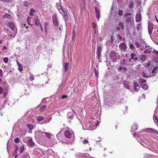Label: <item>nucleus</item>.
Here are the masks:
<instances>
[{
  "label": "nucleus",
  "instance_id": "obj_22",
  "mask_svg": "<svg viewBox=\"0 0 158 158\" xmlns=\"http://www.w3.org/2000/svg\"><path fill=\"white\" fill-rule=\"evenodd\" d=\"M48 23L47 22H45L44 23V28L45 29V31L46 33H47V27L48 26Z\"/></svg>",
  "mask_w": 158,
  "mask_h": 158
},
{
  "label": "nucleus",
  "instance_id": "obj_60",
  "mask_svg": "<svg viewBox=\"0 0 158 158\" xmlns=\"http://www.w3.org/2000/svg\"><path fill=\"white\" fill-rule=\"evenodd\" d=\"M116 30L117 31L120 30V27H116Z\"/></svg>",
  "mask_w": 158,
  "mask_h": 158
},
{
  "label": "nucleus",
  "instance_id": "obj_51",
  "mask_svg": "<svg viewBox=\"0 0 158 158\" xmlns=\"http://www.w3.org/2000/svg\"><path fill=\"white\" fill-rule=\"evenodd\" d=\"M3 75V72L2 70L0 69V77H2Z\"/></svg>",
  "mask_w": 158,
  "mask_h": 158
},
{
  "label": "nucleus",
  "instance_id": "obj_16",
  "mask_svg": "<svg viewBox=\"0 0 158 158\" xmlns=\"http://www.w3.org/2000/svg\"><path fill=\"white\" fill-rule=\"evenodd\" d=\"M34 20L35 24L36 26H39L40 25V21L38 17L37 16H35Z\"/></svg>",
  "mask_w": 158,
  "mask_h": 158
},
{
  "label": "nucleus",
  "instance_id": "obj_46",
  "mask_svg": "<svg viewBox=\"0 0 158 158\" xmlns=\"http://www.w3.org/2000/svg\"><path fill=\"white\" fill-rule=\"evenodd\" d=\"M153 52L156 54L158 56V51L156 50H154L153 51Z\"/></svg>",
  "mask_w": 158,
  "mask_h": 158
},
{
  "label": "nucleus",
  "instance_id": "obj_29",
  "mask_svg": "<svg viewBox=\"0 0 158 158\" xmlns=\"http://www.w3.org/2000/svg\"><path fill=\"white\" fill-rule=\"evenodd\" d=\"M35 12V10L32 8H31L30 10V11L29 13L30 15L31 16H32L33 15V13Z\"/></svg>",
  "mask_w": 158,
  "mask_h": 158
},
{
  "label": "nucleus",
  "instance_id": "obj_5",
  "mask_svg": "<svg viewBox=\"0 0 158 158\" xmlns=\"http://www.w3.org/2000/svg\"><path fill=\"white\" fill-rule=\"evenodd\" d=\"M57 139L60 140L62 143H65L66 141L65 138H63V135H62L60 133H59L56 136Z\"/></svg>",
  "mask_w": 158,
  "mask_h": 158
},
{
  "label": "nucleus",
  "instance_id": "obj_40",
  "mask_svg": "<svg viewBox=\"0 0 158 158\" xmlns=\"http://www.w3.org/2000/svg\"><path fill=\"white\" fill-rule=\"evenodd\" d=\"M135 45L136 46V48H138L139 47L140 45L138 42H135L134 43Z\"/></svg>",
  "mask_w": 158,
  "mask_h": 158
},
{
  "label": "nucleus",
  "instance_id": "obj_9",
  "mask_svg": "<svg viewBox=\"0 0 158 158\" xmlns=\"http://www.w3.org/2000/svg\"><path fill=\"white\" fill-rule=\"evenodd\" d=\"M139 57L140 60L144 62L147 60V56L146 54H142L139 55Z\"/></svg>",
  "mask_w": 158,
  "mask_h": 158
},
{
  "label": "nucleus",
  "instance_id": "obj_24",
  "mask_svg": "<svg viewBox=\"0 0 158 158\" xmlns=\"http://www.w3.org/2000/svg\"><path fill=\"white\" fill-rule=\"evenodd\" d=\"M158 66H156L154 67L152 71V73H156L157 72Z\"/></svg>",
  "mask_w": 158,
  "mask_h": 158
},
{
  "label": "nucleus",
  "instance_id": "obj_50",
  "mask_svg": "<svg viewBox=\"0 0 158 158\" xmlns=\"http://www.w3.org/2000/svg\"><path fill=\"white\" fill-rule=\"evenodd\" d=\"M19 70L21 72H22L21 71H23V68L22 67V66H19Z\"/></svg>",
  "mask_w": 158,
  "mask_h": 158
},
{
  "label": "nucleus",
  "instance_id": "obj_54",
  "mask_svg": "<svg viewBox=\"0 0 158 158\" xmlns=\"http://www.w3.org/2000/svg\"><path fill=\"white\" fill-rule=\"evenodd\" d=\"M16 62L18 67L22 66L21 64H20L18 61H16Z\"/></svg>",
  "mask_w": 158,
  "mask_h": 158
},
{
  "label": "nucleus",
  "instance_id": "obj_19",
  "mask_svg": "<svg viewBox=\"0 0 158 158\" xmlns=\"http://www.w3.org/2000/svg\"><path fill=\"white\" fill-rule=\"evenodd\" d=\"M57 7L59 11L61 14H62V12L64 13L63 8L61 5H58L57 6Z\"/></svg>",
  "mask_w": 158,
  "mask_h": 158
},
{
  "label": "nucleus",
  "instance_id": "obj_39",
  "mask_svg": "<svg viewBox=\"0 0 158 158\" xmlns=\"http://www.w3.org/2000/svg\"><path fill=\"white\" fill-rule=\"evenodd\" d=\"M3 60L5 63H7L8 61V59L7 57H5L3 58Z\"/></svg>",
  "mask_w": 158,
  "mask_h": 158
},
{
  "label": "nucleus",
  "instance_id": "obj_45",
  "mask_svg": "<svg viewBox=\"0 0 158 158\" xmlns=\"http://www.w3.org/2000/svg\"><path fill=\"white\" fill-rule=\"evenodd\" d=\"M89 143V142L88 140L85 139L84 140L83 142V143L84 144H85L86 143Z\"/></svg>",
  "mask_w": 158,
  "mask_h": 158
},
{
  "label": "nucleus",
  "instance_id": "obj_23",
  "mask_svg": "<svg viewBox=\"0 0 158 158\" xmlns=\"http://www.w3.org/2000/svg\"><path fill=\"white\" fill-rule=\"evenodd\" d=\"M151 48L150 49H146L143 52V53L144 54L146 53H151L152 52V50L151 49Z\"/></svg>",
  "mask_w": 158,
  "mask_h": 158
},
{
  "label": "nucleus",
  "instance_id": "obj_1",
  "mask_svg": "<svg viewBox=\"0 0 158 158\" xmlns=\"http://www.w3.org/2000/svg\"><path fill=\"white\" fill-rule=\"evenodd\" d=\"M7 25L8 26L10 27L13 31L12 34V35H10V36L13 37H15L17 33V29L15 27L14 24L12 22H9L7 24Z\"/></svg>",
  "mask_w": 158,
  "mask_h": 158
},
{
  "label": "nucleus",
  "instance_id": "obj_7",
  "mask_svg": "<svg viewBox=\"0 0 158 158\" xmlns=\"http://www.w3.org/2000/svg\"><path fill=\"white\" fill-rule=\"evenodd\" d=\"M27 141L24 140L25 142H26L28 145L31 146H32L34 145V143L32 141V139L27 138L26 139Z\"/></svg>",
  "mask_w": 158,
  "mask_h": 158
},
{
  "label": "nucleus",
  "instance_id": "obj_64",
  "mask_svg": "<svg viewBox=\"0 0 158 158\" xmlns=\"http://www.w3.org/2000/svg\"><path fill=\"white\" fill-rule=\"evenodd\" d=\"M3 48L4 50H6V49H7L6 47V46H3Z\"/></svg>",
  "mask_w": 158,
  "mask_h": 158
},
{
  "label": "nucleus",
  "instance_id": "obj_52",
  "mask_svg": "<svg viewBox=\"0 0 158 158\" xmlns=\"http://www.w3.org/2000/svg\"><path fill=\"white\" fill-rule=\"evenodd\" d=\"M110 41L112 43L113 41H114V39H113V36L112 35H111L110 37Z\"/></svg>",
  "mask_w": 158,
  "mask_h": 158
},
{
  "label": "nucleus",
  "instance_id": "obj_27",
  "mask_svg": "<svg viewBox=\"0 0 158 158\" xmlns=\"http://www.w3.org/2000/svg\"><path fill=\"white\" fill-rule=\"evenodd\" d=\"M126 63V60L125 59L121 60L120 61V64L121 65H124Z\"/></svg>",
  "mask_w": 158,
  "mask_h": 158
},
{
  "label": "nucleus",
  "instance_id": "obj_62",
  "mask_svg": "<svg viewBox=\"0 0 158 158\" xmlns=\"http://www.w3.org/2000/svg\"><path fill=\"white\" fill-rule=\"evenodd\" d=\"M151 65V63L150 62H149L147 64V67H149Z\"/></svg>",
  "mask_w": 158,
  "mask_h": 158
},
{
  "label": "nucleus",
  "instance_id": "obj_48",
  "mask_svg": "<svg viewBox=\"0 0 158 158\" xmlns=\"http://www.w3.org/2000/svg\"><path fill=\"white\" fill-rule=\"evenodd\" d=\"M26 133V132L24 131H21V134L22 135H24Z\"/></svg>",
  "mask_w": 158,
  "mask_h": 158
},
{
  "label": "nucleus",
  "instance_id": "obj_32",
  "mask_svg": "<svg viewBox=\"0 0 158 158\" xmlns=\"http://www.w3.org/2000/svg\"><path fill=\"white\" fill-rule=\"evenodd\" d=\"M29 79L30 81H32L34 80V76H33V74H30V77H29Z\"/></svg>",
  "mask_w": 158,
  "mask_h": 158
},
{
  "label": "nucleus",
  "instance_id": "obj_11",
  "mask_svg": "<svg viewBox=\"0 0 158 158\" xmlns=\"http://www.w3.org/2000/svg\"><path fill=\"white\" fill-rule=\"evenodd\" d=\"M133 84L134 85L133 88L134 90L135 91H138L140 88L139 85L138 84V83L136 81H134V82Z\"/></svg>",
  "mask_w": 158,
  "mask_h": 158
},
{
  "label": "nucleus",
  "instance_id": "obj_44",
  "mask_svg": "<svg viewBox=\"0 0 158 158\" xmlns=\"http://www.w3.org/2000/svg\"><path fill=\"white\" fill-rule=\"evenodd\" d=\"M10 146L8 144H7V151L8 152V153L9 152L10 150Z\"/></svg>",
  "mask_w": 158,
  "mask_h": 158
},
{
  "label": "nucleus",
  "instance_id": "obj_63",
  "mask_svg": "<svg viewBox=\"0 0 158 158\" xmlns=\"http://www.w3.org/2000/svg\"><path fill=\"white\" fill-rule=\"evenodd\" d=\"M44 119V118L40 116V121Z\"/></svg>",
  "mask_w": 158,
  "mask_h": 158
},
{
  "label": "nucleus",
  "instance_id": "obj_35",
  "mask_svg": "<svg viewBox=\"0 0 158 158\" xmlns=\"http://www.w3.org/2000/svg\"><path fill=\"white\" fill-rule=\"evenodd\" d=\"M27 127L30 130L33 128V126L31 124H27Z\"/></svg>",
  "mask_w": 158,
  "mask_h": 158
},
{
  "label": "nucleus",
  "instance_id": "obj_12",
  "mask_svg": "<svg viewBox=\"0 0 158 158\" xmlns=\"http://www.w3.org/2000/svg\"><path fill=\"white\" fill-rule=\"evenodd\" d=\"M95 9L96 15V17L98 21L100 17V11L96 7H95Z\"/></svg>",
  "mask_w": 158,
  "mask_h": 158
},
{
  "label": "nucleus",
  "instance_id": "obj_15",
  "mask_svg": "<svg viewBox=\"0 0 158 158\" xmlns=\"http://www.w3.org/2000/svg\"><path fill=\"white\" fill-rule=\"evenodd\" d=\"M40 134L43 135H44V134H45V136L49 139H50L51 138V134L50 133H49L46 132L41 131L40 132Z\"/></svg>",
  "mask_w": 158,
  "mask_h": 158
},
{
  "label": "nucleus",
  "instance_id": "obj_56",
  "mask_svg": "<svg viewBox=\"0 0 158 158\" xmlns=\"http://www.w3.org/2000/svg\"><path fill=\"white\" fill-rule=\"evenodd\" d=\"M67 97V96L65 95H62L61 97L62 98L64 99L65 98Z\"/></svg>",
  "mask_w": 158,
  "mask_h": 158
},
{
  "label": "nucleus",
  "instance_id": "obj_6",
  "mask_svg": "<svg viewBox=\"0 0 158 158\" xmlns=\"http://www.w3.org/2000/svg\"><path fill=\"white\" fill-rule=\"evenodd\" d=\"M102 49L100 46H98L97 47L96 54L97 55L98 58L99 59L101 56V53Z\"/></svg>",
  "mask_w": 158,
  "mask_h": 158
},
{
  "label": "nucleus",
  "instance_id": "obj_55",
  "mask_svg": "<svg viewBox=\"0 0 158 158\" xmlns=\"http://www.w3.org/2000/svg\"><path fill=\"white\" fill-rule=\"evenodd\" d=\"M3 89L2 87L0 86V94H1L2 93Z\"/></svg>",
  "mask_w": 158,
  "mask_h": 158
},
{
  "label": "nucleus",
  "instance_id": "obj_38",
  "mask_svg": "<svg viewBox=\"0 0 158 158\" xmlns=\"http://www.w3.org/2000/svg\"><path fill=\"white\" fill-rule=\"evenodd\" d=\"M14 142L16 143H18L19 142V139L18 138H16L14 140Z\"/></svg>",
  "mask_w": 158,
  "mask_h": 158
},
{
  "label": "nucleus",
  "instance_id": "obj_20",
  "mask_svg": "<svg viewBox=\"0 0 158 158\" xmlns=\"http://www.w3.org/2000/svg\"><path fill=\"white\" fill-rule=\"evenodd\" d=\"M92 27L94 30V33L96 34V29H98L97 24L94 23H92Z\"/></svg>",
  "mask_w": 158,
  "mask_h": 158
},
{
  "label": "nucleus",
  "instance_id": "obj_18",
  "mask_svg": "<svg viewBox=\"0 0 158 158\" xmlns=\"http://www.w3.org/2000/svg\"><path fill=\"white\" fill-rule=\"evenodd\" d=\"M136 22H139L141 20V15L139 14H137L135 17Z\"/></svg>",
  "mask_w": 158,
  "mask_h": 158
},
{
  "label": "nucleus",
  "instance_id": "obj_42",
  "mask_svg": "<svg viewBox=\"0 0 158 158\" xmlns=\"http://www.w3.org/2000/svg\"><path fill=\"white\" fill-rule=\"evenodd\" d=\"M129 47L131 49H134V46L132 44H131L130 45Z\"/></svg>",
  "mask_w": 158,
  "mask_h": 158
},
{
  "label": "nucleus",
  "instance_id": "obj_31",
  "mask_svg": "<svg viewBox=\"0 0 158 158\" xmlns=\"http://www.w3.org/2000/svg\"><path fill=\"white\" fill-rule=\"evenodd\" d=\"M142 88L146 90L148 89V86L146 84H144L142 85Z\"/></svg>",
  "mask_w": 158,
  "mask_h": 158
},
{
  "label": "nucleus",
  "instance_id": "obj_14",
  "mask_svg": "<svg viewBox=\"0 0 158 158\" xmlns=\"http://www.w3.org/2000/svg\"><path fill=\"white\" fill-rule=\"evenodd\" d=\"M19 149V147L16 145L15 146V149L12 154V156H15V158H16L18 156V155L17 154V153L18 150Z\"/></svg>",
  "mask_w": 158,
  "mask_h": 158
},
{
  "label": "nucleus",
  "instance_id": "obj_47",
  "mask_svg": "<svg viewBox=\"0 0 158 158\" xmlns=\"http://www.w3.org/2000/svg\"><path fill=\"white\" fill-rule=\"evenodd\" d=\"M24 5L26 7L28 6V3L27 2H24Z\"/></svg>",
  "mask_w": 158,
  "mask_h": 158
},
{
  "label": "nucleus",
  "instance_id": "obj_36",
  "mask_svg": "<svg viewBox=\"0 0 158 158\" xmlns=\"http://www.w3.org/2000/svg\"><path fill=\"white\" fill-rule=\"evenodd\" d=\"M46 105H43L41 107H40V110L43 111L46 108Z\"/></svg>",
  "mask_w": 158,
  "mask_h": 158
},
{
  "label": "nucleus",
  "instance_id": "obj_13",
  "mask_svg": "<svg viewBox=\"0 0 158 158\" xmlns=\"http://www.w3.org/2000/svg\"><path fill=\"white\" fill-rule=\"evenodd\" d=\"M148 32L150 35H151L153 29V25L152 24H149L148 25Z\"/></svg>",
  "mask_w": 158,
  "mask_h": 158
},
{
  "label": "nucleus",
  "instance_id": "obj_49",
  "mask_svg": "<svg viewBox=\"0 0 158 158\" xmlns=\"http://www.w3.org/2000/svg\"><path fill=\"white\" fill-rule=\"evenodd\" d=\"M94 73H95V76L97 77H98V73H97V71H96V69H94Z\"/></svg>",
  "mask_w": 158,
  "mask_h": 158
},
{
  "label": "nucleus",
  "instance_id": "obj_58",
  "mask_svg": "<svg viewBox=\"0 0 158 158\" xmlns=\"http://www.w3.org/2000/svg\"><path fill=\"white\" fill-rule=\"evenodd\" d=\"M117 36L118 37H119V40H122V37L120 36V35L118 34V35H117Z\"/></svg>",
  "mask_w": 158,
  "mask_h": 158
},
{
  "label": "nucleus",
  "instance_id": "obj_8",
  "mask_svg": "<svg viewBox=\"0 0 158 158\" xmlns=\"http://www.w3.org/2000/svg\"><path fill=\"white\" fill-rule=\"evenodd\" d=\"M69 64L65 62L63 64V68L64 69V72H66L69 70Z\"/></svg>",
  "mask_w": 158,
  "mask_h": 158
},
{
  "label": "nucleus",
  "instance_id": "obj_28",
  "mask_svg": "<svg viewBox=\"0 0 158 158\" xmlns=\"http://www.w3.org/2000/svg\"><path fill=\"white\" fill-rule=\"evenodd\" d=\"M142 76L143 77L145 78H148V77H150V76H148L144 72H143Z\"/></svg>",
  "mask_w": 158,
  "mask_h": 158
},
{
  "label": "nucleus",
  "instance_id": "obj_10",
  "mask_svg": "<svg viewBox=\"0 0 158 158\" xmlns=\"http://www.w3.org/2000/svg\"><path fill=\"white\" fill-rule=\"evenodd\" d=\"M64 135L67 138H70L72 137V133L69 131L66 130L64 133Z\"/></svg>",
  "mask_w": 158,
  "mask_h": 158
},
{
  "label": "nucleus",
  "instance_id": "obj_34",
  "mask_svg": "<svg viewBox=\"0 0 158 158\" xmlns=\"http://www.w3.org/2000/svg\"><path fill=\"white\" fill-rule=\"evenodd\" d=\"M136 54L134 53H132L131 55V59L133 60L134 58V57H135Z\"/></svg>",
  "mask_w": 158,
  "mask_h": 158
},
{
  "label": "nucleus",
  "instance_id": "obj_4",
  "mask_svg": "<svg viewBox=\"0 0 158 158\" xmlns=\"http://www.w3.org/2000/svg\"><path fill=\"white\" fill-rule=\"evenodd\" d=\"M52 20L53 25L55 26H57L58 25V22L56 14H54L52 15Z\"/></svg>",
  "mask_w": 158,
  "mask_h": 158
},
{
  "label": "nucleus",
  "instance_id": "obj_25",
  "mask_svg": "<svg viewBox=\"0 0 158 158\" xmlns=\"http://www.w3.org/2000/svg\"><path fill=\"white\" fill-rule=\"evenodd\" d=\"M118 26H120L121 29L123 30L124 28V25L121 22H120L118 23Z\"/></svg>",
  "mask_w": 158,
  "mask_h": 158
},
{
  "label": "nucleus",
  "instance_id": "obj_2",
  "mask_svg": "<svg viewBox=\"0 0 158 158\" xmlns=\"http://www.w3.org/2000/svg\"><path fill=\"white\" fill-rule=\"evenodd\" d=\"M110 57L111 60L113 62H116L117 60L116 53L113 51H111L110 54Z\"/></svg>",
  "mask_w": 158,
  "mask_h": 158
},
{
  "label": "nucleus",
  "instance_id": "obj_3",
  "mask_svg": "<svg viewBox=\"0 0 158 158\" xmlns=\"http://www.w3.org/2000/svg\"><path fill=\"white\" fill-rule=\"evenodd\" d=\"M131 13H127L124 15V16L125 18V22L126 23H130L131 21Z\"/></svg>",
  "mask_w": 158,
  "mask_h": 158
},
{
  "label": "nucleus",
  "instance_id": "obj_30",
  "mask_svg": "<svg viewBox=\"0 0 158 158\" xmlns=\"http://www.w3.org/2000/svg\"><path fill=\"white\" fill-rule=\"evenodd\" d=\"M24 149V145H23L20 148L19 150V152L20 153H22Z\"/></svg>",
  "mask_w": 158,
  "mask_h": 158
},
{
  "label": "nucleus",
  "instance_id": "obj_53",
  "mask_svg": "<svg viewBox=\"0 0 158 158\" xmlns=\"http://www.w3.org/2000/svg\"><path fill=\"white\" fill-rule=\"evenodd\" d=\"M7 93L5 92H4L3 94V98H4L6 96V95Z\"/></svg>",
  "mask_w": 158,
  "mask_h": 158
},
{
  "label": "nucleus",
  "instance_id": "obj_59",
  "mask_svg": "<svg viewBox=\"0 0 158 158\" xmlns=\"http://www.w3.org/2000/svg\"><path fill=\"white\" fill-rule=\"evenodd\" d=\"M154 117L155 118V119L157 120V123H158V118L155 116H154Z\"/></svg>",
  "mask_w": 158,
  "mask_h": 158
},
{
  "label": "nucleus",
  "instance_id": "obj_37",
  "mask_svg": "<svg viewBox=\"0 0 158 158\" xmlns=\"http://www.w3.org/2000/svg\"><path fill=\"white\" fill-rule=\"evenodd\" d=\"M153 129L151 128H147L145 129V131L149 132H152Z\"/></svg>",
  "mask_w": 158,
  "mask_h": 158
},
{
  "label": "nucleus",
  "instance_id": "obj_17",
  "mask_svg": "<svg viewBox=\"0 0 158 158\" xmlns=\"http://www.w3.org/2000/svg\"><path fill=\"white\" fill-rule=\"evenodd\" d=\"M119 47L120 49H125L126 48L127 46L125 43H122L119 44Z\"/></svg>",
  "mask_w": 158,
  "mask_h": 158
},
{
  "label": "nucleus",
  "instance_id": "obj_26",
  "mask_svg": "<svg viewBox=\"0 0 158 158\" xmlns=\"http://www.w3.org/2000/svg\"><path fill=\"white\" fill-rule=\"evenodd\" d=\"M139 82L141 83H146L147 81L146 80L144 79L143 78H140L139 79Z\"/></svg>",
  "mask_w": 158,
  "mask_h": 158
},
{
  "label": "nucleus",
  "instance_id": "obj_33",
  "mask_svg": "<svg viewBox=\"0 0 158 158\" xmlns=\"http://www.w3.org/2000/svg\"><path fill=\"white\" fill-rule=\"evenodd\" d=\"M118 14L120 16H121L123 15V12L121 10H120L118 11Z\"/></svg>",
  "mask_w": 158,
  "mask_h": 158
},
{
  "label": "nucleus",
  "instance_id": "obj_43",
  "mask_svg": "<svg viewBox=\"0 0 158 158\" xmlns=\"http://www.w3.org/2000/svg\"><path fill=\"white\" fill-rule=\"evenodd\" d=\"M152 132L158 135V131L154 129H153V130H152Z\"/></svg>",
  "mask_w": 158,
  "mask_h": 158
},
{
  "label": "nucleus",
  "instance_id": "obj_21",
  "mask_svg": "<svg viewBox=\"0 0 158 158\" xmlns=\"http://www.w3.org/2000/svg\"><path fill=\"white\" fill-rule=\"evenodd\" d=\"M134 2L132 1H131L130 2V4H129V5L128 6V7L130 9H132L134 5Z\"/></svg>",
  "mask_w": 158,
  "mask_h": 158
},
{
  "label": "nucleus",
  "instance_id": "obj_41",
  "mask_svg": "<svg viewBox=\"0 0 158 158\" xmlns=\"http://www.w3.org/2000/svg\"><path fill=\"white\" fill-rule=\"evenodd\" d=\"M76 31L73 29L72 33V39H73L75 36Z\"/></svg>",
  "mask_w": 158,
  "mask_h": 158
},
{
  "label": "nucleus",
  "instance_id": "obj_57",
  "mask_svg": "<svg viewBox=\"0 0 158 158\" xmlns=\"http://www.w3.org/2000/svg\"><path fill=\"white\" fill-rule=\"evenodd\" d=\"M123 69V67L121 66H120L118 69V70L119 71Z\"/></svg>",
  "mask_w": 158,
  "mask_h": 158
},
{
  "label": "nucleus",
  "instance_id": "obj_61",
  "mask_svg": "<svg viewBox=\"0 0 158 158\" xmlns=\"http://www.w3.org/2000/svg\"><path fill=\"white\" fill-rule=\"evenodd\" d=\"M123 71H126L127 70V69L126 67H123Z\"/></svg>",
  "mask_w": 158,
  "mask_h": 158
}]
</instances>
